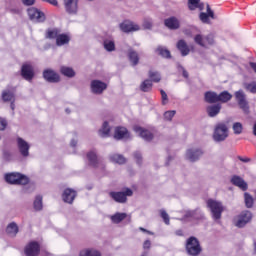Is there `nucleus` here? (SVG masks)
<instances>
[{"label": "nucleus", "instance_id": "24", "mask_svg": "<svg viewBox=\"0 0 256 256\" xmlns=\"http://www.w3.org/2000/svg\"><path fill=\"white\" fill-rule=\"evenodd\" d=\"M176 47L178 51H180L182 57H187V55L191 53V49H189V45H187V42L183 39L177 42Z\"/></svg>", "mask_w": 256, "mask_h": 256}, {"label": "nucleus", "instance_id": "55", "mask_svg": "<svg viewBox=\"0 0 256 256\" xmlns=\"http://www.w3.org/2000/svg\"><path fill=\"white\" fill-rule=\"evenodd\" d=\"M45 3H49L50 5H53L54 7H57L59 5V2L57 0H42Z\"/></svg>", "mask_w": 256, "mask_h": 256}, {"label": "nucleus", "instance_id": "38", "mask_svg": "<svg viewBox=\"0 0 256 256\" xmlns=\"http://www.w3.org/2000/svg\"><path fill=\"white\" fill-rule=\"evenodd\" d=\"M60 73L64 75V77H75V70H73V68L71 67L62 66L60 68Z\"/></svg>", "mask_w": 256, "mask_h": 256}, {"label": "nucleus", "instance_id": "3", "mask_svg": "<svg viewBox=\"0 0 256 256\" xmlns=\"http://www.w3.org/2000/svg\"><path fill=\"white\" fill-rule=\"evenodd\" d=\"M206 205L208 209H210L212 213L213 219L215 221H218V219H221V215H223V212L225 211V207L223 206V203L213 200V199H208L206 202Z\"/></svg>", "mask_w": 256, "mask_h": 256}, {"label": "nucleus", "instance_id": "34", "mask_svg": "<svg viewBox=\"0 0 256 256\" xmlns=\"http://www.w3.org/2000/svg\"><path fill=\"white\" fill-rule=\"evenodd\" d=\"M128 59L133 67L139 65V53L135 50H129Z\"/></svg>", "mask_w": 256, "mask_h": 256}, {"label": "nucleus", "instance_id": "25", "mask_svg": "<svg viewBox=\"0 0 256 256\" xmlns=\"http://www.w3.org/2000/svg\"><path fill=\"white\" fill-rule=\"evenodd\" d=\"M204 101L206 103H210V105H213V103H219V94H217V92L207 91L204 94Z\"/></svg>", "mask_w": 256, "mask_h": 256}, {"label": "nucleus", "instance_id": "21", "mask_svg": "<svg viewBox=\"0 0 256 256\" xmlns=\"http://www.w3.org/2000/svg\"><path fill=\"white\" fill-rule=\"evenodd\" d=\"M134 131L139 133L140 137H142L144 141H153V133H151V131L140 126L134 127Z\"/></svg>", "mask_w": 256, "mask_h": 256}, {"label": "nucleus", "instance_id": "50", "mask_svg": "<svg viewBox=\"0 0 256 256\" xmlns=\"http://www.w3.org/2000/svg\"><path fill=\"white\" fill-rule=\"evenodd\" d=\"M175 113V110L166 111L164 113V119H166V121H171L173 117H175Z\"/></svg>", "mask_w": 256, "mask_h": 256}, {"label": "nucleus", "instance_id": "15", "mask_svg": "<svg viewBox=\"0 0 256 256\" xmlns=\"http://www.w3.org/2000/svg\"><path fill=\"white\" fill-rule=\"evenodd\" d=\"M120 29L121 31H123V33H131L133 31H139L141 28L139 27V25L129 20H125L120 24Z\"/></svg>", "mask_w": 256, "mask_h": 256}, {"label": "nucleus", "instance_id": "57", "mask_svg": "<svg viewBox=\"0 0 256 256\" xmlns=\"http://www.w3.org/2000/svg\"><path fill=\"white\" fill-rule=\"evenodd\" d=\"M237 159H239V161H242V163H249L251 161V158L242 157V156H238Z\"/></svg>", "mask_w": 256, "mask_h": 256}, {"label": "nucleus", "instance_id": "20", "mask_svg": "<svg viewBox=\"0 0 256 256\" xmlns=\"http://www.w3.org/2000/svg\"><path fill=\"white\" fill-rule=\"evenodd\" d=\"M232 185H235V187H239L242 191H247L249 189V186L247 185V182L241 176L234 175L231 178Z\"/></svg>", "mask_w": 256, "mask_h": 256}, {"label": "nucleus", "instance_id": "22", "mask_svg": "<svg viewBox=\"0 0 256 256\" xmlns=\"http://www.w3.org/2000/svg\"><path fill=\"white\" fill-rule=\"evenodd\" d=\"M86 157L89 161V166L94 167V169H97L99 167V163H101V160L97 156V153L95 151H90L86 154Z\"/></svg>", "mask_w": 256, "mask_h": 256}, {"label": "nucleus", "instance_id": "4", "mask_svg": "<svg viewBox=\"0 0 256 256\" xmlns=\"http://www.w3.org/2000/svg\"><path fill=\"white\" fill-rule=\"evenodd\" d=\"M194 43L199 45V47H203V49H209L211 45H215V36H213V34H208L206 36L202 34H196L194 36Z\"/></svg>", "mask_w": 256, "mask_h": 256}, {"label": "nucleus", "instance_id": "14", "mask_svg": "<svg viewBox=\"0 0 256 256\" xmlns=\"http://www.w3.org/2000/svg\"><path fill=\"white\" fill-rule=\"evenodd\" d=\"M17 147L22 157H29V149H31V146H29V143H27V141L23 140V138L21 137H18Z\"/></svg>", "mask_w": 256, "mask_h": 256}, {"label": "nucleus", "instance_id": "64", "mask_svg": "<svg viewBox=\"0 0 256 256\" xmlns=\"http://www.w3.org/2000/svg\"><path fill=\"white\" fill-rule=\"evenodd\" d=\"M10 108L15 111V100L10 101Z\"/></svg>", "mask_w": 256, "mask_h": 256}, {"label": "nucleus", "instance_id": "10", "mask_svg": "<svg viewBox=\"0 0 256 256\" xmlns=\"http://www.w3.org/2000/svg\"><path fill=\"white\" fill-rule=\"evenodd\" d=\"M21 77H23L25 81H33V77H35L33 65L24 63L21 67Z\"/></svg>", "mask_w": 256, "mask_h": 256}, {"label": "nucleus", "instance_id": "63", "mask_svg": "<svg viewBox=\"0 0 256 256\" xmlns=\"http://www.w3.org/2000/svg\"><path fill=\"white\" fill-rule=\"evenodd\" d=\"M42 256H53V254H51V252H49L47 250H43L42 251Z\"/></svg>", "mask_w": 256, "mask_h": 256}, {"label": "nucleus", "instance_id": "29", "mask_svg": "<svg viewBox=\"0 0 256 256\" xmlns=\"http://www.w3.org/2000/svg\"><path fill=\"white\" fill-rule=\"evenodd\" d=\"M79 0H64L67 13H77V3Z\"/></svg>", "mask_w": 256, "mask_h": 256}, {"label": "nucleus", "instance_id": "18", "mask_svg": "<svg viewBox=\"0 0 256 256\" xmlns=\"http://www.w3.org/2000/svg\"><path fill=\"white\" fill-rule=\"evenodd\" d=\"M164 25L168 29L175 31L179 29V27H181V22H179V19H177V17L172 16L164 20Z\"/></svg>", "mask_w": 256, "mask_h": 256}, {"label": "nucleus", "instance_id": "39", "mask_svg": "<svg viewBox=\"0 0 256 256\" xmlns=\"http://www.w3.org/2000/svg\"><path fill=\"white\" fill-rule=\"evenodd\" d=\"M127 219V213H116L111 216L112 223L119 224L121 221H125Z\"/></svg>", "mask_w": 256, "mask_h": 256}, {"label": "nucleus", "instance_id": "42", "mask_svg": "<svg viewBox=\"0 0 256 256\" xmlns=\"http://www.w3.org/2000/svg\"><path fill=\"white\" fill-rule=\"evenodd\" d=\"M35 211H41L43 209V196L38 195L34 200Z\"/></svg>", "mask_w": 256, "mask_h": 256}, {"label": "nucleus", "instance_id": "6", "mask_svg": "<svg viewBox=\"0 0 256 256\" xmlns=\"http://www.w3.org/2000/svg\"><path fill=\"white\" fill-rule=\"evenodd\" d=\"M228 131L225 123L217 124L213 135L214 141H225L229 137Z\"/></svg>", "mask_w": 256, "mask_h": 256}, {"label": "nucleus", "instance_id": "12", "mask_svg": "<svg viewBox=\"0 0 256 256\" xmlns=\"http://www.w3.org/2000/svg\"><path fill=\"white\" fill-rule=\"evenodd\" d=\"M43 78L48 83H59L61 81V77L55 70L46 69L43 71Z\"/></svg>", "mask_w": 256, "mask_h": 256}, {"label": "nucleus", "instance_id": "49", "mask_svg": "<svg viewBox=\"0 0 256 256\" xmlns=\"http://www.w3.org/2000/svg\"><path fill=\"white\" fill-rule=\"evenodd\" d=\"M160 217L163 219L165 225H169L170 218H169V214H167V211L161 210L160 211Z\"/></svg>", "mask_w": 256, "mask_h": 256}, {"label": "nucleus", "instance_id": "44", "mask_svg": "<svg viewBox=\"0 0 256 256\" xmlns=\"http://www.w3.org/2000/svg\"><path fill=\"white\" fill-rule=\"evenodd\" d=\"M156 51L161 57H164L165 59H171V51L167 50V48L158 47Z\"/></svg>", "mask_w": 256, "mask_h": 256}, {"label": "nucleus", "instance_id": "40", "mask_svg": "<svg viewBox=\"0 0 256 256\" xmlns=\"http://www.w3.org/2000/svg\"><path fill=\"white\" fill-rule=\"evenodd\" d=\"M60 33H61V30L57 28L48 29L46 31V39H57Z\"/></svg>", "mask_w": 256, "mask_h": 256}, {"label": "nucleus", "instance_id": "60", "mask_svg": "<svg viewBox=\"0 0 256 256\" xmlns=\"http://www.w3.org/2000/svg\"><path fill=\"white\" fill-rule=\"evenodd\" d=\"M139 231H142V233H147L148 235H154L153 232H151L143 227H139Z\"/></svg>", "mask_w": 256, "mask_h": 256}, {"label": "nucleus", "instance_id": "37", "mask_svg": "<svg viewBox=\"0 0 256 256\" xmlns=\"http://www.w3.org/2000/svg\"><path fill=\"white\" fill-rule=\"evenodd\" d=\"M111 133V127L109 126V122L105 121L102 125V128L99 130L100 137H109Z\"/></svg>", "mask_w": 256, "mask_h": 256}, {"label": "nucleus", "instance_id": "5", "mask_svg": "<svg viewBox=\"0 0 256 256\" xmlns=\"http://www.w3.org/2000/svg\"><path fill=\"white\" fill-rule=\"evenodd\" d=\"M109 197H111V199L116 203H127V198L133 197V190H131V188H126L125 191H112L109 193Z\"/></svg>", "mask_w": 256, "mask_h": 256}, {"label": "nucleus", "instance_id": "33", "mask_svg": "<svg viewBox=\"0 0 256 256\" xmlns=\"http://www.w3.org/2000/svg\"><path fill=\"white\" fill-rule=\"evenodd\" d=\"M233 99V95L225 90L218 94V103H229Z\"/></svg>", "mask_w": 256, "mask_h": 256}, {"label": "nucleus", "instance_id": "58", "mask_svg": "<svg viewBox=\"0 0 256 256\" xmlns=\"http://www.w3.org/2000/svg\"><path fill=\"white\" fill-rule=\"evenodd\" d=\"M10 13L13 15H21V10L19 8H12L10 9Z\"/></svg>", "mask_w": 256, "mask_h": 256}, {"label": "nucleus", "instance_id": "2", "mask_svg": "<svg viewBox=\"0 0 256 256\" xmlns=\"http://www.w3.org/2000/svg\"><path fill=\"white\" fill-rule=\"evenodd\" d=\"M5 181L10 185H29V177L19 172L5 174Z\"/></svg>", "mask_w": 256, "mask_h": 256}, {"label": "nucleus", "instance_id": "56", "mask_svg": "<svg viewBox=\"0 0 256 256\" xmlns=\"http://www.w3.org/2000/svg\"><path fill=\"white\" fill-rule=\"evenodd\" d=\"M143 249H151V240L144 241Z\"/></svg>", "mask_w": 256, "mask_h": 256}, {"label": "nucleus", "instance_id": "47", "mask_svg": "<svg viewBox=\"0 0 256 256\" xmlns=\"http://www.w3.org/2000/svg\"><path fill=\"white\" fill-rule=\"evenodd\" d=\"M199 3H201V0H188V8L190 11H195L197 7H199Z\"/></svg>", "mask_w": 256, "mask_h": 256}, {"label": "nucleus", "instance_id": "35", "mask_svg": "<svg viewBox=\"0 0 256 256\" xmlns=\"http://www.w3.org/2000/svg\"><path fill=\"white\" fill-rule=\"evenodd\" d=\"M148 77L151 83L161 82V74L155 70H149Z\"/></svg>", "mask_w": 256, "mask_h": 256}, {"label": "nucleus", "instance_id": "23", "mask_svg": "<svg viewBox=\"0 0 256 256\" xmlns=\"http://www.w3.org/2000/svg\"><path fill=\"white\" fill-rule=\"evenodd\" d=\"M86 157L89 161V166L94 167V169H97L99 167V163H101V160L97 156V153L95 151H90L86 154Z\"/></svg>", "mask_w": 256, "mask_h": 256}, {"label": "nucleus", "instance_id": "9", "mask_svg": "<svg viewBox=\"0 0 256 256\" xmlns=\"http://www.w3.org/2000/svg\"><path fill=\"white\" fill-rule=\"evenodd\" d=\"M27 13L31 21H36V23H43L45 21V13L35 7L28 8Z\"/></svg>", "mask_w": 256, "mask_h": 256}, {"label": "nucleus", "instance_id": "53", "mask_svg": "<svg viewBox=\"0 0 256 256\" xmlns=\"http://www.w3.org/2000/svg\"><path fill=\"white\" fill-rule=\"evenodd\" d=\"M143 27L144 29H151L153 27V23L150 20H144Z\"/></svg>", "mask_w": 256, "mask_h": 256}, {"label": "nucleus", "instance_id": "13", "mask_svg": "<svg viewBox=\"0 0 256 256\" xmlns=\"http://www.w3.org/2000/svg\"><path fill=\"white\" fill-rule=\"evenodd\" d=\"M107 89V84L101 80H92L91 82V91L94 95H101L103 91Z\"/></svg>", "mask_w": 256, "mask_h": 256}, {"label": "nucleus", "instance_id": "19", "mask_svg": "<svg viewBox=\"0 0 256 256\" xmlns=\"http://www.w3.org/2000/svg\"><path fill=\"white\" fill-rule=\"evenodd\" d=\"M131 135L129 134V130L125 127H116L114 131V139L120 140V139H129Z\"/></svg>", "mask_w": 256, "mask_h": 256}, {"label": "nucleus", "instance_id": "62", "mask_svg": "<svg viewBox=\"0 0 256 256\" xmlns=\"http://www.w3.org/2000/svg\"><path fill=\"white\" fill-rule=\"evenodd\" d=\"M249 65L251 69H253L254 73H256V63L255 62H249Z\"/></svg>", "mask_w": 256, "mask_h": 256}, {"label": "nucleus", "instance_id": "41", "mask_svg": "<svg viewBox=\"0 0 256 256\" xmlns=\"http://www.w3.org/2000/svg\"><path fill=\"white\" fill-rule=\"evenodd\" d=\"M110 160L112 163H118V165H124V163L127 162V159H125L124 156L120 154H114L110 156Z\"/></svg>", "mask_w": 256, "mask_h": 256}, {"label": "nucleus", "instance_id": "17", "mask_svg": "<svg viewBox=\"0 0 256 256\" xmlns=\"http://www.w3.org/2000/svg\"><path fill=\"white\" fill-rule=\"evenodd\" d=\"M206 11H207V13H205V12L200 13L199 19L203 23H206L209 25V23H211V20H209V17H210V19H215V12H213V10H211V6H209V4H207V6H206Z\"/></svg>", "mask_w": 256, "mask_h": 256}, {"label": "nucleus", "instance_id": "61", "mask_svg": "<svg viewBox=\"0 0 256 256\" xmlns=\"http://www.w3.org/2000/svg\"><path fill=\"white\" fill-rule=\"evenodd\" d=\"M3 157H4V159H7V161H9L11 159V153L5 151L3 153Z\"/></svg>", "mask_w": 256, "mask_h": 256}, {"label": "nucleus", "instance_id": "52", "mask_svg": "<svg viewBox=\"0 0 256 256\" xmlns=\"http://www.w3.org/2000/svg\"><path fill=\"white\" fill-rule=\"evenodd\" d=\"M7 129V120L0 118V131H5Z\"/></svg>", "mask_w": 256, "mask_h": 256}, {"label": "nucleus", "instance_id": "8", "mask_svg": "<svg viewBox=\"0 0 256 256\" xmlns=\"http://www.w3.org/2000/svg\"><path fill=\"white\" fill-rule=\"evenodd\" d=\"M39 253H41V244L37 241H30L24 247V254L26 256H39Z\"/></svg>", "mask_w": 256, "mask_h": 256}, {"label": "nucleus", "instance_id": "43", "mask_svg": "<svg viewBox=\"0 0 256 256\" xmlns=\"http://www.w3.org/2000/svg\"><path fill=\"white\" fill-rule=\"evenodd\" d=\"M244 201H245V206H246L248 209H251V207H253V205H254L253 196L250 195V194L247 193V192L244 193Z\"/></svg>", "mask_w": 256, "mask_h": 256}, {"label": "nucleus", "instance_id": "54", "mask_svg": "<svg viewBox=\"0 0 256 256\" xmlns=\"http://www.w3.org/2000/svg\"><path fill=\"white\" fill-rule=\"evenodd\" d=\"M23 5L26 7H31V5H35V0H21Z\"/></svg>", "mask_w": 256, "mask_h": 256}, {"label": "nucleus", "instance_id": "26", "mask_svg": "<svg viewBox=\"0 0 256 256\" xmlns=\"http://www.w3.org/2000/svg\"><path fill=\"white\" fill-rule=\"evenodd\" d=\"M222 106L220 103L210 105L206 108L207 114L210 117H217L221 113Z\"/></svg>", "mask_w": 256, "mask_h": 256}, {"label": "nucleus", "instance_id": "31", "mask_svg": "<svg viewBox=\"0 0 256 256\" xmlns=\"http://www.w3.org/2000/svg\"><path fill=\"white\" fill-rule=\"evenodd\" d=\"M139 89L142 91V93H149L153 91V82H151L150 79H145L143 82H141Z\"/></svg>", "mask_w": 256, "mask_h": 256}, {"label": "nucleus", "instance_id": "46", "mask_svg": "<svg viewBox=\"0 0 256 256\" xmlns=\"http://www.w3.org/2000/svg\"><path fill=\"white\" fill-rule=\"evenodd\" d=\"M234 135H241L243 133V124L241 122H236L232 126Z\"/></svg>", "mask_w": 256, "mask_h": 256}, {"label": "nucleus", "instance_id": "36", "mask_svg": "<svg viewBox=\"0 0 256 256\" xmlns=\"http://www.w3.org/2000/svg\"><path fill=\"white\" fill-rule=\"evenodd\" d=\"M79 256H101V252L93 248H88L80 251Z\"/></svg>", "mask_w": 256, "mask_h": 256}, {"label": "nucleus", "instance_id": "28", "mask_svg": "<svg viewBox=\"0 0 256 256\" xmlns=\"http://www.w3.org/2000/svg\"><path fill=\"white\" fill-rule=\"evenodd\" d=\"M201 155H203V151L201 149H197V150H193V149H189L186 152V156L189 159V161H197L199 159V157H201Z\"/></svg>", "mask_w": 256, "mask_h": 256}, {"label": "nucleus", "instance_id": "7", "mask_svg": "<svg viewBox=\"0 0 256 256\" xmlns=\"http://www.w3.org/2000/svg\"><path fill=\"white\" fill-rule=\"evenodd\" d=\"M235 99L242 111L244 113H249V102L247 101V96L243 90H238L234 93Z\"/></svg>", "mask_w": 256, "mask_h": 256}, {"label": "nucleus", "instance_id": "1", "mask_svg": "<svg viewBox=\"0 0 256 256\" xmlns=\"http://www.w3.org/2000/svg\"><path fill=\"white\" fill-rule=\"evenodd\" d=\"M185 249L186 253L191 256H199L201 255V251H203L199 239L194 236H191L186 240Z\"/></svg>", "mask_w": 256, "mask_h": 256}, {"label": "nucleus", "instance_id": "48", "mask_svg": "<svg viewBox=\"0 0 256 256\" xmlns=\"http://www.w3.org/2000/svg\"><path fill=\"white\" fill-rule=\"evenodd\" d=\"M244 87H245L246 91H249L250 93H253V94L256 93V83L255 82L246 83Z\"/></svg>", "mask_w": 256, "mask_h": 256}, {"label": "nucleus", "instance_id": "51", "mask_svg": "<svg viewBox=\"0 0 256 256\" xmlns=\"http://www.w3.org/2000/svg\"><path fill=\"white\" fill-rule=\"evenodd\" d=\"M160 93L162 97V105H167V101H169L167 93L165 92V90H160Z\"/></svg>", "mask_w": 256, "mask_h": 256}, {"label": "nucleus", "instance_id": "16", "mask_svg": "<svg viewBox=\"0 0 256 256\" xmlns=\"http://www.w3.org/2000/svg\"><path fill=\"white\" fill-rule=\"evenodd\" d=\"M75 197H77V191L71 188H66L62 194L64 203H69V205L73 204Z\"/></svg>", "mask_w": 256, "mask_h": 256}, {"label": "nucleus", "instance_id": "11", "mask_svg": "<svg viewBox=\"0 0 256 256\" xmlns=\"http://www.w3.org/2000/svg\"><path fill=\"white\" fill-rule=\"evenodd\" d=\"M253 219V214L249 210L242 211L239 216L238 220L236 222V227H245L246 223H249Z\"/></svg>", "mask_w": 256, "mask_h": 256}, {"label": "nucleus", "instance_id": "27", "mask_svg": "<svg viewBox=\"0 0 256 256\" xmlns=\"http://www.w3.org/2000/svg\"><path fill=\"white\" fill-rule=\"evenodd\" d=\"M1 97L4 103L15 101V90H10V89L3 90Z\"/></svg>", "mask_w": 256, "mask_h": 256}, {"label": "nucleus", "instance_id": "59", "mask_svg": "<svg viewBox=\"0 0 256 256\" xmlns=\"http://www.w3.org/2000/svg\"><path fill=\"white\" fill-rule=\"evenodd\" d=\"M134 158L136 159L137 163H141L142 161L141 153L139 152L134 153Z\"/></svg>", "mask_w": 256, "mask_h": 256}, {"label": "nucleus", "instance_id": "30", "mask_svg": "<svg viewBox=\"0 0 256 256\" xmlns=\"http://www.w3.org/2000/svg\"><path fill=\"white\" fill-rule=\"evenodd\" d=\"M6 233L10 237H17V233H19V226H17V223L11 222L6 227Z\"/></svg>", "mask_w": 256, "mask_h": 256}, {"label": "nucleus", "instance_id": "45", "mask_svg": "<svg viewBox=\"0 0 256 256\" xmlns=\"http://www.w3.org/2000/svg\"><path fill=\"white\" fill-rule=\"evenodd\" d=\"M104 49L108 52L115 51V42L112 40H104Z\"/></svg>", "mask_w": 256, "mask_h": 256}, {"label": "nucleus", "instance_id": "32", "mask_svg": "<svg viewBox=\"0 0 256 256\" xmlns=\"http://www.w3.org/2000/svg\"><path fill=\"white\" fill-rule=\"evenodd\" d=\"M69 41H71L69 35L60 33L56 38V45L57 47H63V45H68Z\"/></svg>", "mask_w": 256, "mask_h": 256}]
</instances>
